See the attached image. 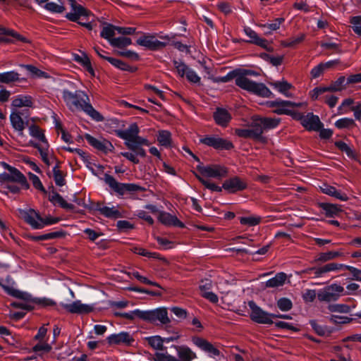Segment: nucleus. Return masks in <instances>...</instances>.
Returning a JSON list of instances; mask_svg holds the SVG:
<instances>
[{"label":"nucleus","instance_id":"obj_49","mask_svg":"<svg viewBox=\"0 0 361 361\" xmlns=\"http://www.w3.org/2000/svg\"><path fill=\"white\" fill-rule=\"evenodd\" d=\"M343 267H344V264H338V263H336V262H330V263L325 264L324 265L322 266V268L324 274L325 275L326 274H327L329 272L338 271L341 269H343Z\"/></svg>","mask_w":361,"mask_h":361},{"label":"nucleus","instance_id":"obj_19","mask_svg":"<svg viewBox=\"0 0 361 361\" xmlns=\"http://www.w3.org/2000/svg\"><path fill=\"white\" fill-rule=\"evenodd\" d=\"M110 345H130L134 341L132 336L128 332L111 334L106 338Z\"/></svg>","mask_w":361,"mask_h":361},{"label":"nucleus","instance_id":"obj_52","mask_svg":"<svg viewBox=\"0 0 361 361\" xmlns=\"http://www.w3.org/2000/svg\"><path fill=\"white\" fill-rule=\"evenodd\" d=\"M355 125L353 118H343L336 121L335 126L338 129L348 128Z\"/></svg>","mask_w":361,"mask_h":361},{"label":"nucleus","instance_id":"obj_53","mask_svg":"<svg viewBox=\"0 0 361 361\" xmlns=\"http://www.w3.org/2000/svg\"><path fill=\"white\" fill-rule=\"evenodd\" d=\"M54 178L55 183L59 186H63L65 185L66 181L63 173L59 169V166L56 164L53 169Z\"/></svg>","mask_w":361,"mask_h":361},{"label":"nucleus","instance_id":"obj_24","mask_svg":"<svg viewBox=\"0 0 361 361\" xmlns=\"http://www.w3.org/2000/svg\"><path fill=\"white\" fill-rule=\"evenodd\" d=\"M319 188L323 193L335 197L339 200L347 201L348 200V197L345 193L341 190H338L334 186L324 183L322 185L319 186Z\"/></svg>","mask_w":361,"mask_h":361},{"label":"nucleus","instance_id":"obj_17","mask_svg":"<svg viewBox=\"0 0 361 361\" xmlns=\"http://www.w3.org/2000/svg\"><path fill=\"white\" fill-rule=\"evenodd\" d=\"M85 138L91 146L104 153H106L108 151H111L114 149L112 144L102 137L97 139L90 134H85Z\"/></svg>","mask_w":361,"mask_h":361},{"label":"nucleus","instance_id":"obj_43","mask_svg":"<svg viewBox=\"0 0 361 361\" xmlns=\"http://www.w3.org/2000/svg\"><path fill=\"white\" fill-rule=\"evenodd\" d=\"M147 341L148 344L155 350H164L165 348L164 347V343L162 341V338L159 336H154L147 337L145 338Z\"/></svg>","mask_w":361,"mask_h":361},{"label":"nucleus","instance_id":"obj_59","mask_svg":"<svg viewBox=\"0 0 361 361\" xmlns=\"http://www.w3.org/2000/svg\"><path fill=\"white\" fill-rule=\"evenodd\" d=\"M44 8L51 13H61L65 11V7L63 5L57 4L54 2L47 3Z\"/></svg>","mask_w":361,"mask_h":361},{"label":"nucleus","instance_id":"obj_12","mask_svg":"<svg viewBox=\"0 0 361 361\" xmlns=\"http://www.w3.org/2000/svg\"><path fill=\"white\" fill-rule=\"evenodd\" d=\"M192 343L204 352L207 353L209 357L215 358L216 357H224L217 346L209 342L207 340L198 336L192 338Z\"/></svg>","mask_w":361,"mask_h":361},{"label":"nucleus","instance_id":"obj_26","mask_svg":"<svg viewBox=\"0 0 361 361\" xmlns=\"http://www.w3.org/2000/svg\"><path fill=\"white\" fill-rule=\"evenodd\" d=\"M10 120L13 128L18 132L19 135H23L25 122L20 116V112L17 110L13 111L10 115Z\"/></svg>","mask_w":361,"mask_h":361},{"label":"nucleus","instance_id":"obj_37","mask_svg":"<svg viewBox=\"0 0 361 361\" xmlns=\"http://www.w3.org/2000/svg\"><path fill=\"white\" fill-rule=\"evenodd\" d=\"M270 85L275 89H276L279 92L283 94L286 97L290 96V94H288V91L290 90L293 87V86L286 80L271 82Z\"/></svg>","mask_w":361,"mask_h":361},{"label":"nucleus","instance_id":"obj_8","mask_svg":"<svg viewBox=\"0 0 361 361\" xmlns=\"http://www.w3.org/2000/svg\"><path fill=\"white\" fill-rule=\"evenodd\" d=\"M235 133L239 137L250 138L262 143L267 142V138L262 135L263 128L260 124H258L256 118L248 128H237L235 130Z\"/></svg>","mask_w":361,"mask_h":361},{"label":"nucleus","instance_id":"obj_51","mask_svg":"<svg viewBox=\"0 0 361 361\" xmlns=\"http://www.w3.org/2000/svg\"><path fill=\"white\" fill-rule=\"evenodd\" d=\"M116 315L120 316L123 318H125V319H127L129 320H133L135 318H139V319H142V310H135L129 312L116 313Z\"/></svg>","mask_w":361,"mask_h":361},{"label":"nucleus","instance_id":"obj_55","mask_svg":"<svg viewBox=\"0 0 361 361\" xmlns=\"http://www.w3.org/2000/svg\"><path fill=\"white\" fill-rule=\"evenodd\" d=\"M350 23L354 32L361 37V16L352 17Z\"/></svg>","mask_w":361,"mask_h":361},{"label":"nucleus","instance_id":"obj_23","mask_svg":"<svg viewBox=\"0 0 361 361\" xmlns=\"http://www.w3.org/2000/svg\"><path fill=\"white\" fill-rule=\"evenodd\" d=\"M159 221L166 226H174L179 228H183L184 224L181 222L175 216L165 212H160L158 216Z\"/></svg>","mask_w":361,"mask_h":361},{"label":"nucleus","instance_id":"obj_63","mask_svg":"<svg viewBox=\"0 0 361 361\" xmlns=\"http://www.w3.org/2000/svg\"><path fill=\"white\" fill-rule=\"evenodd\" d=\"M11 305L16 308H20L28 311L34 309V305H32V302L25 300H24V302H13Z\"/></svg>","mask_w":361,"mask_h":361},{"label":"nucleus","instance_id":"obj_60","mask_svg":"<svg viewBox=\"0 0 361 361\" xmlns=\"http://www.w3.org/2000/svg\"><path fill=\"white\" fill-rule=\"evenodd\" d=\"M125 145L129 149L133 151L137 156H140L142 157H146L145 150L142 147H139L140 145L128 142H125Z\"/></svg>","mask_w":361,"mask_h":361},{"label":"nucleus","instance_id":"obj_61","mask_svg":"<svg viewBox=\"0 0 361 361\" xmlns=\"http://www.w3.org/2000/svg\"><path fill=\"white\" fill-rule=\"evenodd\" d=\"M277 306L282 311H288L292 308L293 304L288 298H282L277 301Z\"/></svg>","mask_w":361,"mask_h":361},{"label":"nucleus","instance_id":"obj_44","mask_svg":"<svg viewBox=\"0 0 361 361\" xmlns=\"http://www.w3.org/2000/svg\"><path fill=\"white\" fill-rule=\"evenodd\" d=\"M97 210H98L100 214L108 218H117L120 216L119 212L115 209L114 207L110 208L108 207H100L98 204Z\"/></svg>","mask_w":361,"mask_h":361},{"label":"nucleus","instance_id":"obj_30","mask_svg":"<svg viewBox=\"0 0 361 361\" xmlns=\"http://www.w3.org/2000/svg\"><path fill=\"white\" fill-rule=\"evenodd\" d=\"M320 207L324 211L326 216L331 218L338 216L342 212L341 207L338 204L321 203Z\"/></svg>","mask_w":361,"mask_h":361},{"label":"nucleus","instance_id":"obj_3","mask_svg":"<svg viewBox=\"0 0 361 361\" xmlns=\"http://www.w3.org/2000/svg\"><path fill=\"white\" fill-rule=\"evenodd\" d=\"M71 6L72 11L68 13L66 17L71 21L77 22L80 25L85 27L88 30L92 29V25L89 21L90 12L84 8L82 5L78 4L75 0H68Z\"/></svg>","mask_w":361,"mask_h":361},{"label":"nucleus","instance_id":"obj_41","mask_svg":"<svg viewBox=\"0 0 361 361\" xmlns=\"http://www.w3.org/2000/svg\"><path fill=\"white\" fill-rule=\"evenodd\" d=\"M347 85H348V83H347V78L342 75L330 84L329 90L331 92L341 91L345 88Z\"/></svg>","mask_w":361,"mask_h":361},{"label":"nucleus","instance_id":"obj_36","mask_svg":"<svg viewBox=\"0 0 361 361\" xmlns=\"http://www.w3.org/2000/svg\"><path fill=\"white\" fill-rule=\"evenodd\" d=\"M49 200L54 204H58L61 207L66 209H73V205L68 203L63 197L57 192H54L49 197Z\"/></svg>","mask_w":361,"mask_h":361},{"label":"nucleus","instance_id":"obj_6","mask_svg":"<svg viewBox=\"0 0 361 361\" xmlns=\"http://www.w3.org/2000/svg\"><path fill=\"white\" fill-rule=\"evenodd\" d=\"M0 286L3 288V289L9 295L14 298L21 299L23 300L32 302V305H37L41 307H47V306H52L55 305V302L48 298H32V296L26 292H23L19 290L15 289L12 287H9L8 286H5L1 284L0 282Z\"/></svg>","mask_w":361,"mask_h":361},{"label":"nucleus","instance_id":"obj_48","mask_svg":"<svg viewBox=\"0 0 361 361\" xmlns=\"http://www.w3.org/2000/svg\"><path fill=\"white\" fill-rule=\"evenodd\" d=\"M20 66L25 68L27 71H28L31 73L32 77H37V78H47V73L45 72L39 70V68H37V67H35L32 65L21 64Z\"/></svg>","mask_w":361,"mask_h":361},{"label":"nucleus","instance_id":"obj_13","mask_svg":"<svg viewBox=\"0 0 361 361\" xmlns=\"http://www.w3.org/2000/svg\"><path fill=\"white\" fill-rule=\"evenodd\" d=\"M200 142L219 150H229L234 147L231 141L217 136H207L200 139Z\"/></svg>","mask_w":361,"mask_h":361},{"label":"nucleus","instance_id":"obj_18","mask_svg":"<svg viewBox=\"0 0 361 361\" xmlns=\"http://www.w3.org/2000/svg\"><path fill=\"white\" fill-rule=\"evenodd\" d=\"M62 307L67 312L72 314H87L94 310L92 305L83 304L80 300L74 301L71 304H62Z\"/></svg>","mask_w":361,"mask_h":361},{"label":"nucleus","instance_id":"obj_1","mask_svg":"<svg viewBox=\"0 0 361 361\" xmlns=\"http://www.w3.org/2000/svg\"><path fill=\"white\" fill-rule=\"evenodd\" d=\"M62 97L70 109L82 110L97 121H102L104 120V117L91 105L90 98L85 92L76 90L73 93L68 90H63Z\"/></svg>","mask_w":361,"mask_h":361},{"label":"nucleus","instance_id":"obj_45","mask_svg":"<svg viewBox=\"0 0 361 361\" xmlns=\"http://www.w3.org/2000/svg\"><path fill=\"white\" fill-rule=\"evenodd\" d=\"M132 44L130 38L127 37H119L111 40V45L114 47L124 48Z\"/></svg>","mask_w":361,"mask_h":361},{"label":"nucleus","instance_id":"obj_34","mask_svg":"<svg viewBox=\"0 0 361 361\" xmlns=\"http://www.w3.org/2000/svg\"><path fill=\"white\" fill-rule=\"evenodd\" d=\"M258 124L264 129H271L276 128L280 123L279 118H256Z\"/></svg>","mask_w":361,"mask_h":361},{"label":"nucleus","instance_id":"obj_15","mask_svg":"<svg viewBox=\"0 0 361 361\" xmlns=\"http://www.w3.org/2000/svg\"><path fill=\"white\" fill-rule=\"evenodd\" d=\"M136 44L152 51H157L166 47L165 42L158 40L155 36L145 34L136 41Z\"/></svg>","mask_w":361,"mask_h":361},{"label":"nucleus","instance_id":"obj_62","mask_svg":"<svg viewBox=\"0 0 361 361\" xmlns=\"http://www.w3.org/2000/svg\"><path fill=\"white\" fill-rule=\"evenodd\" d=\"M173 65L175 68L176 69V71L180 77L185 76L187 71H188L189 68L182 61H173Z\"/></svg>","mask_w":361,"mask_h":361},{"label":"nucleus","instance_id":"obj_31","mask_svg":"<svg viewBox=\"0 0 361 361\" xmlns=\"http://www.w3.org/2000/svg\"><path fill=\"white\" fill-rule=\"evenodd\" d=\"M32 104V98L29 95H18L12 101V106L15 108L31 107Z\"/></svg>","mask_w":361,"mask_h":361},{"label":"nucleus","instance_id":"obj_4","mask_svg":"<svg viewBox=\"0 0 361 361\" xmlns=\"http://www.w3.org/2000/svg\"><path fill=\"white\" fill-rule=\"evenodd\" d=\"M1 164L8 171V172L0 174V183L1 184L17 183L22 188L27 189L29 188L25 176L18 169L6 162H1Z\"/></svg>","mask_w":361,"mask_h":361},{"label":"nucleus","instance_id":"obj_40","mask_svg":"<svg viewBox=\"0 0 361 361\" xmlns=\"http://www.w3.org/2000/svg\"><path fill=\"white\" fill-rule=\"evenodd\" d=\"M107 61L114 66L122 70V71H126L129 72H135L136 71V68L132 66H130L124 61L115 59V58H110L107 59Z\"/></svg>","mask_w":361,"mask_h":361},{"label":"nucleus","instance_id":"obj_58","mask_svg":"<svg viewBox=\"0 0 361 361\" xmlns=\"http://www.w3.org/2000/svg\"><path fill=\"white\" fill-rule=\"evenodd\" d=\"M329 310L331 312L348 313L350 311V307L344 304H335L330 305Z\"/></svg>","mask_w":361,"mask_h":361},{"label":"nucleus","instance_id":"obj_10","mask_svg":"<svg viewBox=\"0 0 361 361\" xmlns=\"http://www.w3.org/2000/svg\"><path fill=\"white\" fill-rule=\"evenodd\" d=\"M344 291L341 285L333 283L319 290L317 298L320 302H329L337 300Z\"/></svg>","mask_w":361,"mask_h":361},{"label":"nucleus","instance_id":"obj_9","mask_svg":"<svg viewBox=\"0 0 361 361\" xmlns=\"http://www.w3.org/2000/svg\"><path fill=\"white\" fill-rule=\"evenodd\" d=\"M142 320L155 324H168L171 322L166 308L142 311Z\"/></svg>","mask_w":361,"mask_h":361},{"label":"nucleus","instance_id":"obj_33","mask_svg":"<svg viewBox=\"0 0 361 361\" xmlns=\"http://www.w3.org/2000/svg\"><path fill=\"white\" fill-rule=\"evenodd\" d=\"M287 276L283 272L278 273L274 277L270 279L266 282V287L268 288H277L284 284Z\"/></svg>","mask_w":361,"mask_h":361},{"label":"nucleus","instance_id":"obj_14","mask_svg":"<svg viewBox=\"0 0 361 361\" xmlns=\"http://www.w3.org/2000/svg\"><path fill=\"white\" fill-rule=\"evenodd\" d=\"M197 169L202 176L215 178L225 177L228 173L227 169L220 165L197 166Z\"/></svg>","mask_w":361,"mask_h":361},{"label":"nucleus","instance_id":"obj_57","mask_svg":"<svg viewBox=\"0 0 361 361\" xmlns=\"http://www.w3.org/2000/svg\"><path fill=\"white\" fill-rule=\"evenodd\" d=\"M261 221V217L259 216H247L240 217V223L242 225H248L250 226H254L259 224Z\"/></svg>","mask_w":361,"mask_h":361},{"label":"nucleus","instance_id":"obj_25","mask_svg":"<svg viewBox=\"0 0 361 361\" xmlns=\"http://www.w3.org/2000/svg\"><path fill=\"white\" fill-rule=\"evenodd\" d=\"M282 102L287 103L286 104L279 105L277 109L274 110V113L278 115H288L290 114V109L294 107H306L307 104L304 102H293L290 101L282 100Z\"/></svg>","mask_w":361,"mask_h":361},{"label":"nucleus","instance_id":"obj_11","mask_svg":"<svg viewBox=\"0 0 361 361\" xmlns=\"http://www.w3.org/2000/svg\"><path fill=\"white\" fill-rule=\"evenodd\" d=\"M249 307L251 310L250 319L258 323L264 324H271L273 321L271 319L272 314L264 311L259 307H258L254 301H250L248 302Z\"/></svg>","mask_w":361,"mask_h":361},{"label":"nucleus","instance_id":"obj_42","mask_svg":"<svg viewBox=\"0 0 361 361\" xmlns=\"http://www.w3.org/2000/svg\"><path fill=\"white\" fill-rule=\"evenodd\" d=\"M157 140L161 146L169 147L171 144V135L168 130H160L157 137Z\"/></svg>","mask_w":361,"mask_h":361},{"label":"nucleus","instance_id":"obj_27","mask_svg":"<svg viewBox=\"0 0 361 361\" xmlns=\"http://www.w3.org/2000/svg\"><path fill=\"white\" fill-rule=\"evenodd\" d=\"M344 255L342 249L336 251H329L326 252L319 253L315 261L317 262L324 263Z\"/></svg>","mask_w":361,"mask_h":361},{"label":"nucleus","instance_id":"obj_46","mask_svg":"<svg viewBox=\"0 0 361 361\" xmlns=\"http://www.w3.org/2000/svg\"><path fill=\"white\" fill-rule=\"evenodd\" d=\"M0 35H6V36H11L16 39L18 41L21 42H27V39L25 37H23L18 32H15L13 30L7 29L1 25H0Z\"/></svg>","mask_w":361,"mask_h":361},{"label":"nucleus","instance_id":"obj_35","mask_svg":"<svg viewBox=\"0 0 361 361\" xmlns=\"http://www.w3.org/2000/svg\"><path fill=\"white\" fill-rule=\"evenodd\" d=\"M116 31H117V26L113 25L112 24H106L103 27L100 36L107 39L111 44V40L114 39L113 37L115 35Z\"/></svg>","mask_w":361,"mask_h":361},{"label":"nucleus","instance_id":"obj_22","mask_svg":"<svg viewBox=\"0 0 361 361\" xmlns=\"http://www.w3.org/2000/svg\"><path fill=\"white\" fill-rule=\"evenodd\" d=\"M216 123L221 127H226L231 120V114L225 109L217 108L213 114Z\"/></svg>","mask_w":361,"mask_h":361},{"label":"nucleus","instance_id":"obj_21","mask_svg":"<svg viewBox=\"0 0 361 361\" xmlns=\"http://www.w3.org/2000/svg\"><path fill=\"white\" fill-rule=\"evenodd\" d=\"M301 124L308 130L319 131L323 127L319 116L312 113L305 115Z\"/></svg>","mask_w":361,"mask_h":361},{"label":"nucleus","instance_id":"obj_7","mask_svg":"<svg viewBox=\"0 0 361 361\" xmlns=\"http://www.w3.org/2000/svg\"><path fill=\"white\" fill-rule=\"evenodd\" d=\"M104 180L111 189L120 195H123L127 192L145 190V188L135 183H118L112 176L107 173L104 175Z\"/></svg>","mask_w":361,"mask_h":361},{"label":"nucleus","instance_id":"obj_5","mask_svg":"<svg viewBox=\"0 0 361 361\" xmlns=\"http://www.w3.org/2000/svg\"><path fill=\"white\" fill-rule=\"evenodd\" d=\"M140 128L136 123H131L126 130H116V135L124 140L125 142L136 143L137 145L149 146L147 139L139 136Z\"/></svg>","mask_w":361,"mask_h":361},{"label":"nucleus","instance_id":"obj_54","mask_svg":"<svg viewBox=\"0 0 361 361\" xmlns=\"http://www.w3.org/2000/svg\"><path fill=\"white\" fill-rule=\"evenodd\" d=\"M330 87H317L314 88L310 92V95L313 100H317L320 97L326 92L330 91Z\"/></svg>","mask_w":361,"mask_h":361},{"label":"nucleus","instance_id":"obj_2","mask_svg":"<svg viewBox=\"0 0 361 361\" xmlns=\"http://www.w3.org/2000/svg\"><path fill=\"white\" fill-rule=\"evenodd\" d=\"M233 78H235V85L245 90L262 97L269 98L273 96L272 92L264 84L255 82L243 75H238V70L230 72L226 76L221 78V81L227 82Z\"/></svg>","mask_w":361,"mask_h":361},{"label":"nucleus","instance_id":"obj_32","mask_svg":"<svg viewBox=\"0 0 361 361\" xmlns=\"http://www.w3.org/2000/svg\"><path fill=\"white\" fill-rule=\"evenodd\" d=\"M30 135L38 140L42 145H49L48 141L44 135V130H42L38 126L32 124L29 126Z\"/></svg>","mask_w":361,"mask_h":361},{"label":"nucleus","instance_id":"obj_20","mask_svg":"<svg viewBox=\"0 0 361 361\" xmlns=\"http://www.w3.org/2000/svg\"><path fill=\"white\" fill-rule=\"evenodd\" d=\"M246 187V183L238 176L226 180L222 185V188L230 193L243 190Z\"/></svg>","mask_w":361,"mask_h":361},{"label":"nucleus","instance_id":"obj_39","mask_svg":"<svg viewBox=\"0 0 361 361\" xmlns=\"http://www.w3.org/2000/svg\"><path fill=\"white\" fill-rule=\"evenodd\" d=\"M30 145L38 149L40 153L42 161L47 164L50 165L48 158L49 145H39L37 142H30Z\"/></svg>","mask_w":361,"mask_h":361},{"label":"nucleus","instance_id":"obj_38","mask_svg":"<svg viewBox=\"0 0 361 361\" xmlns=\"http://www.w3.org/2000/svg\"><path fill=\"white\" fill-rule=\"evenodd\" d=\"M75 61L79 63L86 69L92 75H94V71L92 67L90 59L87 55L83 54L82 56L75 55L74 57Z\"/></svg>","mask_w":361,"mask_h":361},{"label":"nucleus","instance_id":"obj_64","mask_svg":"<svg viewBox=\"0 0 361 361\" xmlns=\"http://www.w3.org/2000/svg\"><path fill=\"white\" fill-rule=\"evenodd\" d=\"M30 179L32 181L33 186L36 189L39 190L44 192H46L40 179L39 178V177L37 176H36L33 173H30Z\"/></svg>","mask_w":361,"mask_h":361},{"label":"nucleus","instance_id":"obj_16","mask_svg":"<svg viewBox=\"0 0 361 361\" xmlns=\"http://www.w3.org/2000/svg\"><path fill=\"white\" fill-rule=\"evenodd\" d=\"M22 217L29 225L35 229L43 228L42 218L39 213L32 209H30L21 212Z\"/></svg>","mask_w":361,"mask_h":361},{"label":"nucleus","instance_id":"obj_29","mask_svg":"<svg viewBox=\"0 0 361 361\" xmlns=\"http://www.w3.org/2000/svg\"><path fill=\"white\" fill-rule=\"evenodd\" d=\"M25 78H20V74L14 71L0 73V82L9 84L14 82L25 81Z\"/></svg>","mask_w":361,"mask_h":361},{"label":"nucleus","instance_id":"obj_47","mask_svg":"<svg viewBox=\"0 0 361 361\" xmlns=\"http://www.w3.org/2000/svg\"><path fill=\"white\" fill-rule=\"evenodd\" d=\"M305 37V35L304 34H300L297 37H293L287 40L282 41L281 42V44L284 47H293L296 44L302 42L304 40Z\"/></svg>","mask_w":361,"mask_h":361},{"label":"nucleus","instance_id":"obj_50","mask_svg":"<svg viewBox=\"0 0 361 361\" xmlns=\"http://www.w3.org/2000/svg\"><path fill=\"white\" fill-rule=\"evenodd\" d=\"M131 250L133 252H134L135 254H137V255H142L144 257H147L149 258H159V255L157 252H149L148 250H147L142 247H133L131 248Z\"/></svg>","mask_w":361,"mask_h":361},{"label":"nucleus","instance_id":"obj_56","mask_svg":"<svg viewBox=\"0 0 361 361\" xmlns=\"http://www.w3.org/2000/svg\"><path fill=\"white\" fill-rule=\"evenodd\" d=\"M310 324L314 331L319 336H323L325 335H329L330 333V331L325 326L319 325L315 320H311Z\"/></svg>","mask_w":361,"mask_h":361},{"label":"nucleus","instance_id":"obj_28","mask_svg":"<svg viewBox=\"0 0 361 361\" xmlns=\"http://www.w3.org/2000/svg\"><path fill=\"white\" fill-rule=\"evenodd\" d=\"M174 348L177 350L179 361H191L196 357V355L190 348L187 346H176Z\"/></svg>","mask_w":361,"mask_h":361}]
</instances>
